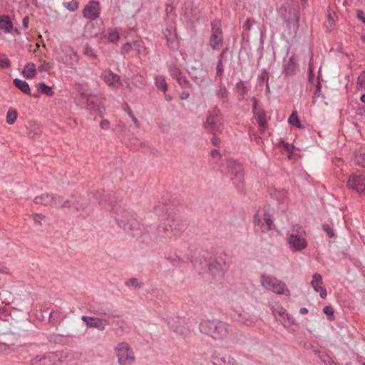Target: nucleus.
Instances as JSON below:
<instances>
[{
  "instance_id": "nucleus-3",
  "label": "nucleus",
  "mask_w": 365,
  "mask_h": 365,
  "mask_svg": "<svg viewBox=\"0 0 365 365\" xmlns=\"http://www.w3.org/2000/svg\"><path fill=\"white\" fill-rule=\"evenodd\" d=\"M306 232L302 226L294 225L289 232L287 243L292 252H301L307 246Z\"/></svg>"
},
{
  "instance_id": "nucleus-26",
  "label": "nucleus",
  "mask_w": 365,
  "mask_h": 365,
  "mask_svg": "<svg viewBox=\"0 0 365 365\" xmlns=\"http://www.w3.org/2000/svg\"><path fill=\"white\" fill-rule=\"evenodd\" d=\"M13 83L14 86L24 93L31 95L30 87L27 82L21 79L15 78L14 79Z\"/></svg>"
},
{
  "instance_id": "nucleus-57",
  "label": "nucleus",
  "mask_w": 365,
  "mask_h": 365,
  "mask_svg": "<svg viewBox=\"0 0 365 365\" xmlns=\"http://www.w3.org/2000/svg\"><path fill=\"white\" fill-rule=\"evenodd\" d=\"M34 220L36 224L41 225V220L45 218V215L41 213H35L33 215Z\"/></svg>"
},
{
  "instance_id": "nucleus-56",
  "label": "nucleus",
  "mask_w": 365,
  "mask_h": 365,
  "mask_svg": "<svg viewBox=\"0 0 365 365\" xmlns=\"http://www.w3.org/2000/svg\"><path fill=\"white\" fill-rule=\"evenodd\" d=\"M254 223L255 226H257L261 230L262 224H264V221L263 220V217H260L259 214H256L254 217Z\"/></svg>"
},
{
  "instance_id": "nucleus-19",
  "label": "nucleus",
  "mask_w": 365,
  "mask_h": 365,
  "mask_svg": "<svg viewBox=\"0 0 365 365\" xmlns=\"http://www.w3.org/2000/svg\"><path fill=\"white\" fill-rule=\"evenodd\" d=\"M102 77L107 84L113 88H118L120 85V76L110 71L103 73Z\"/></svg>"
},
{
  "instance_id": "nucleus-41",
  "label": "nucleus",
  "mask_w": 365,
  "mask_h": 365,
  "mask_svg": "<svg viewBox=\"0 0 365 365\" xmlns=\"http://www.w3.org/2000/svg\"><path fill=\"white\" fill-rule=\"evenodd\" d=\"M255 21L253 19H251L250 18L247 19L245 24H243V31H242V36L245 37V36H249V32L251 29L252 24H255Z\"/></svg>"
},
{
  "instance_id": "nucleus-21",
  "label": "nucleus",
  "mask_w": 365,
  "mask_h": 365,
  "mask_svg": "<svg viewBox=\"0 0 365 365\" xmlns=\"http://www.w3.org/2000/svg\"><path fill=\"white\" fill-rule=\"evenodd\" d=\"M284 73L286 75H293L298 68L297 59L295 56H291L287 61L284 63Z\"/></svg>"
},
{
  "instance_id": "nucleus-22",
  "label": "nucleus",
  "mask_w": 365,
  "mask_h": 365,
  "mask_svg": "<svg viewBox=\"0 0 365 365\" xmlns=\"http://www.w3.org/2000/svg\"><path fill=\"white\" fill-rule=\"evenodd\" d=\"M57 202H58V205L56 207L58 206L61 208H68L72 206H74L76 207V209L78 210L85 209V206L83 204H81L78 200H76L74 202V201H72L70 200H66L63 201V200H61V197H60V198L57 200Z\"/></svg>"
},
{
  "instance_id": "nucleus-52",
  "label": "nucleus",
  "mask_w": 365,
  "mask_h": 365,
  "mask_svg": "<svg viewBox=\"0 0 365 365\" xmlns=\"http://www.w3.org/2000/svg\"><path fill=\"white\" fill-rule=\"evenodd\" d=\"M63 6L69 11H74L78 8V3L77 1H71L63 3Z\"/></svg>"
},
{
  "instance_id": "nucleus-15",
  "label": "nucleus",
  "mask_w": 365,
  "mask_h": 365,
  "mask_svg": "<svg viewBox=\"0 0 365 365\" xmlns=\"http://www.w3.org/2000/svg\"><path fill=\"white\" fill-rule=\"evenodd\" d=\"M81 319L86 323L87 327L95 328L100 331H103L109 324L108 320L98 317L82 316Z\"/></svg>"
},
{
  "instance_id": "nucleus-30",
  "label": "nucleus",
  "mask_w": 365,
  "mask_h": 365,
  "mask_svg": "<svg viewBox=\"0 0 365 365\" xmlns=\"http://www.w3.org/2000/svg\"><path fill=\"white\" fill-rule=\"evenodd\" d=\"M247 289L244 285H239L235 288L234 297L236 301H240L245 299Z\"/></svg>"
},
{
  "instance_id": "nucleus-61",
  "label": "nucleus",
  "mask_w": 365,
  "mask_h": 365,
  "mask_svg": "<svg viewBox=\"0 0 365 365\" xmlns=\"http://www.w3.org/2000/svg\"><path fill=\"white\" fill-rule=\"evenodd\" d=\"M322 229L324 230L327 234L329 235V237H333L334 236L333 230L331 229V227L328 225H323Z\"/></svg>"
},
{
  "instance_id": "nucleus-13",
  "label": "nucleus",
  "mask_w": 365,
  "mask_h": 365,
  "mask_svg": "<svg viewBox=\"0 0 365 365\" xmlns=\"http://www.w3.org/2000/svg\"><path fill=\"white\" fill-rule=\"evenodd\" d=\"M60 198L58 195H53L48 192L42 193L41 195L36 196L34 202L36 204L42 205L44 206H57V200Z\"/></svg>"
},
{
  "instance_id": "nucleus-48",
  "label": "nucleus",
  "mask_w": 365,
  "mask_h": 365,
  "mask_svg": "<svg viewBox=\"0 0 365 365\" xmlns=\"http://www.w3.org/2000/svg\"><path fill=\"white\" fill-rule=\"evenodd\" d=\"M175 8L171 5H168L165 9L166 16L168 17V21H171V17L173 16V21H175L176 18V14L174 12Z\"/></svg>"
},
{
  "instance_id": "nucleus-28",
  "label": "nucleus",
  "mask_w": 365,
  "mask_h": 365,
  "mask_svg": "<svg viewBox=\"0 0 365 365\" xmlns=\"http://www.w3.org/2000/svg\"><path fill=\"white\" fill-rule=\"evenodd\" d=\"M28 129V135L31 138L38 136L42 133L41 126L36 122L31 123Z\"/></svg>"
},
{
  "instance_id": "nucleus-36",
  "label": "nucleus",
  "mask_w": 365,
  "mask_h": 365,
  "mask_svg": "<svg viewBox=\"0 0 365 365\" xmlns=\"http://www.w3.org/2000/svg\"><path fill=\"white\" fill-rule=\"evenodd\" d=\"M172 328H173V331H175V333H177L179 335H181L184 337L187 336L190 333V329L184 325L180 324V325L173 326Z\"/></svg>"
},
{
  "instance_id": "nucleus-53",
  "label": "nucleus",
  "mask_w": 365,
  "mask_h": 365,
  "mask_svg": "<svg viewBox=\"0 0 365 365\" xmlns=\"http://www.w3.org/2000/svg\"><path fill=\"white\" fill-rule=\"evenodd\" d=\"M83 54L91 57V58H96V55L95 54L93 50L90 46H88V45H86L84 47Z\"/></svg>"
},
{
  "instance_id": "nucleus-17",
  "label": "nucleus",
  "mask_w": 365,
  "mask_h": 365,
  "mask_svg": "<svg viewBox=\"0 0 365 365\" xmlns=\"http://www.w3.org/2000/svg\"><path fill=\"white\" fill-rule=\"evenodd\" d=\"M322 277L318 274L315 273L312 276V280L311 282V286L317 292H319L320 297L324 299L327 295V290L324 287H322Z\"/></svg>"
},
{
  "instance_id": "nucleus-47",
  "label": "nucleus",
  "mask_w": 365,
  "mask_h": 365,
  "mask_svg": "<svg viewBox=\"0 0 365 365\" xmlns=\"http://www.w3.org/2000/svg\"><path fill=\"white\" fill-rule=\"evenodd\" d=\"M11 66L10 60L6 56L5 54H0V68H8Z\"/></svg>"
},
{
  "instance_id": "nucleus-35",
  "label": "nucleus",
  "mask_w": 365,
  "mask_h": 365,
  "mask_svg": "<svg viewBox=\"0 0 365 365\" xmlns=\"http://www.w3.org/2000/svg\"><path fill=\"white\" fill-rule=\"evenodd\" d=\"M241 322L247 327H252L255 325L257 319L255 316L251 315H240Z\"/></svg>"
},
{
  "instance_id": "nucleus-1",
  "label": "nucleus",
  "mask_w": 365,
  "mask_h": 365,
  "mask_svg": "<svg viewBox=\"0 0 365 365\" xmlns=\"http://www.w3.org/2000/svg\"><path fill=\"white\" fill-rule=\"evenodd\" d=\"M200 331L215 340H223L234 333L232 326L220 320H203L200 324Z\"/></svg>"
},
{
  "instance_id": "nucleus-34",
  "label": "nucleus",
  "mask_w": 365,
  "mask_h": 365,
  "mask_svg": "<svg viewBox=\"0 0 365 365\" xmlns=\"http://www.w3.org/2000/svg\"><path fill=\"white\" fill-rule=\"evenodd\" d=\"M263 220L264 221V224H262L261 225L262 232H267L270 230L273 222L270 218V216L266 212H264Z\"/></svg>"
},
{
  "instance_id": "nucleus-10",
  "label": "nucleus",
  "mask_w": 365,
  "mask_h": 365,
  "mask_svg": "<svg viewBox=\"0 0 365 365\" xmlns=\"http://www.w3.org/2000/svg\"><path fill=\"white\" fill-rule=\"evenodd\" d=\"M168 27L164 30L163 34L167 40V45L169 48L175 49L178 46V39L175 34V23L173 16L171 21H167Z\"/></svg>"
},
{
  "instance_id": "nucleus-9",
  "label": "nucleus",
  "mask_w": 365,
  "mask_h": 365,
  "mask_svg": "<svg viewBox=\"0 0 365 365\" xmlns=\"http://www.w3.org/2000/svg\"><path fill=\"white\" fill-rule=\"evenodd\" d=\"M279 14L289 29H297L298 28L299 14L297 11L282 8L279 11Z\"/></svg>"
},
{
  "instance_id": "nucleus-51",
  "label": "nucleus",
  "mask_w": 365,
  "mask_h": 365,
  "mask_svg": "<svg viewBox=\"0 0 365 365\" xmlns=\"http://www.w3.org/2000/svg\"><path fill=\"white\" fill-rule=\"evenodd\" d=\"M237 91L242 95H245L247 92V88L245 86V82L242 81H240L239 83H237Z\"/></svg>"
},
{
  "instance_id": "nucleus-29",
  "label": "nucleus",
  "mask_w": 365,
  "mask_h": 365,
  "mask_svg": "<svg viewBox=\"0 0 365 365\" xmlns=\"http://www.w3.org/2000/svg\"><path fill=\"white\" fill-rule=\"evenodd\" d=\"M146 86V81L141 75H135L132 78L130 88L133 86L138 88H143Z\"/></svg>"
},
{
  "instance_id": "nucleus-23",
  "label": "nucleus",
  "mask_w": 365,
  "mask_h": 365,
  "mask_svg": "<svg viewBox=\"0 0 365 365\" xmlns=\"http://www.w3.org/2000/svg\"><path fill=\"white\" fill-rule=\"evenodd\" d=\"M227 167L230 172L235 173V178L237 179L238 181L243 180L242 166L239 163L235 161H230Z\"/></svg>"
},
{
  "instance_id": "nucleus-50",
  "label": "nucleus",
  "mask_w": 365,
  "mask_h": 365,
  "mask_svg": "<svg viewBox=\"0 0 365 365\" xmlns=\"http://www.w3.org/2000/svg\"><path fill=\"white\" fill-rule=\"evenodd\" d=\"M176 81L181 86H182L184 88H190V84L188 80L182 75H181L180 77L177 78Z\"/></svg>"
},
{
  "instance_id": "nucleus-55",
  "label": "nucleus",
  "mask_w": 365,
  "mask_h": 365,
  "mask_svg": "<svg viewBox=\"0 0 365 365\" xmlns=\"http://www.w3.org/2000/svg\"><path fill=\"white\" fill-rule=\"evenodd\" d=\"M126 107H127V113L128 114V115L130 117V118L132 119L133 122L134 123V124L135 125V126L137 128H139L140 127V123H139V121L138 120V119L135 117V115H133L132 110L129 108V107L128 106V105L126 104L125 105Z\"/></svg>"
},
{
  "instance_id": "nucleus-31",
  "label": "nucleus",
  "mask_w": 365,
  "mask_h": 365,
  "mask_svg": "<svg viewBox=\"0 0 365 365\" xmlns=\"http://www.w3.org/2000/svg\"><path fill=\"white\" fill-rule=\"evenodd\" d=\"M13 27L9 16H2L0 18V29L4 30V32H10Z\"/></svg>"
},
{
  "instance_id": "nucleus-42",
  "label": "nucleus",
  "mask_w": 365,
  "mask_h": 365,
  "mask_svg": "<svg viewBox=\"0 0 365 365\" xmlns=\"http://www.w3.org/2000/svg\"><path fill=\"white\" fill-rule=\"evenodd\" d=\"M225 53V50L222 51V53L220 56V59L217 64L216 68V76H221L223 73L224 69H223V65H222V58L224 57Z\"/></svg>"
},
{
  "instance_id": "nucleus-6",
  "label": "nucleus",
  "mask_w": 365,
  "mask_h": 365,
  "mask_svg": "<svg viewBox=\"0 0 365 365\" xmlns=\"http://www.w3.org/2000/svg\"><path fill=\"white\" fill-rule=\"evenodd\" d=\"M116 355L119 364L122 365L130 364L133 362L135 358L130 346L125 342L118 344L115 348Z\"/></svg>"
},
{
  "instance_id": "nucleus-38",
  "label": "nucleus",
  "mask_w": 365,
  "mask_h": 365,
  "mask_svg": "<svg viewBox=\"0 0 365 365\" xmlns=\"http://www.w3.org/2000/svg\"><path fill=\"white\" fill-rule=\"evenodd\" d=\"M334 13L331 14L329 11H328V14L327 15V19L324 23V26L327 28V29L330 31L331 29H333L334 26Z\"/></svg>"
},
{
  "instance_id": "nucleus-59",
  "label": "nucleus",
  "mask_w": 365,
  "mask_h": 365,
  "mask_svg": "<svg viewBox=\"0 0 365 365\" xmlns=\"http://www.w3.org/2000/svg\"><path fill=\"white\" fill-rule=\"evenodd\" d=\"M133 49H135L138 54L141 53V51L143 49V46L141 41H134L133 42Z\"/></svg>"
},
{
  "instance_id": "nucleus-16",
  "label": "nucleus",
  "mask_w": 365,
  "mask_h": 365,
  "mask_svg": "<svg viewBox=\"0 0 365 365\" xmlns=\"http://www.w3.org/2000/svg\"><path fill=\"white\" fill-rule=\"evenodd\" d=\"M81 98L85 101L86 108L88 110L91 111H96L99 110V96L91 93H88V91H83L81 93Z\"/></svg>"
},
{
  "instance_id": "nucleus-40",
  "label": "nucleus",
  "mask_w": 365,
  "mask_h": 365,
  "mask_svg": "<svg viewBox=\"0 0 365 365\" xmlns=\"http://www.w3.org/2000/svg\"><path fill=\"white\" fill-rule=\"evenodd\" d=\"M272 312H273L274 315L276 317V318H277V314H278V315L280 317H282L283 319H285V318H287V321L289 322H290V318L289 317V314L286 312V310L284 309H283L282 307H277V308L274 309L272 310Z\"/></svg>"
},
{
  "instance_id": "nucleus-11",
  "label": "nucleus",
  "mask_w": 365,
  "mask_h": 365,
  "mask_svg": "<svg viewBox=\"0 0 365 365\" xmlns=\"http://www.w3.org/2000/svg\"><path fill=\"white\" fill-rule=\"evenodd\" d=\"M167 222H169V227L173 235L175 236L185 231L189 225V221L187 219L180 217H169Z\"/></svg>"
},
{
  "instance_id": "nucleus-4",
  "label": "nucleus",
  "mask_w": 365,
  "mask_h": 365,
  "mask_svg": "<svg viewBox=\"0 0 365 365\" xmlns=\"http://www.w3.org/2000/svg\"><path fill=\"white\" fill-rule=\"evenodd\" d=\"M204 128L210 133L215 135L222 130V118L218 108H214L207 114Z\"/></svg>"
},
{
  "instance_id": "nucleus-32",
  "label": "nucleus",
  "mask_w": 365,
  "mask_h": 365,
  "mask_svg": "<svg viewBox=\"0 0 365 365\" xmlns=\"http://www.w3.org/2000/svg\"><path fill=\"white\" fill-rule=\"evenodd\" d=\"M26 78H32L36 74V67L34 63H27L22 71Z\"/></svg>"
},
{
  "instance_id": "nucleus-54",
  "label": "nucleus",
  "mask_w": 365,
  "mask_h": 365,
  "mask_svg": "<svg viewBox=\"0 0 365 365\" xmlns=\"http://www.w3.org/2000/svg\"><path fill=\"white\" fill-rule=\"evenodd\" d=\"M118 327L115 329L117 333H123L125 331L126 323L123 321H118L115 322Z\"/></svg>"
},
{
  "instance_id": "nucleus-24",
  "label": "nucleus",
  "mask_w": 365,
  "mask_h": 365,
  "mask_svg": "<svg viewBox=\"0 0 365 365\" xmlns=\"http://www.w3.org/2000/svg\"><path fill=\"white\" fill-rule=\"evenodd\" d=\"M43 356L46 361L44 365H58L61 361V356L56 352L48 353Z\"/></svg>"
},
{
  "instance_id": "nucleus-25",
  "label": "nucleus",
  "mask_w": 365,
  "mask_h": 365,
  "mask_svg": "<svg viewBox=\"0 0 365 365\" xmlns=\"http://www.w3.org/2000/svg\"><path fill=\"white\" fill-rule=\"evenodd\" d=\"M256 120L257 121L261 132L263 133L266 128L267 123L266 120V114L263 110H259L256 113H253Z\"/></svg>"
},
{
  "instance_id": "nucleus-44",
  "label": "nucleus",
  "mask_w": 365,
  "mask_h": 365,
  "mask_svg": "<svg viewBox=\"0 0 365 365\" xmlns=\"http://www.w3.org/2000/svg\"><path fill=\"white\" fill-rule=\"evenodd\" d=\"M216 95L221 99H226L228 96V91L225 86L220 85L216 91Z\"/></svg>"
},
{
  "instance_id": "nucleus-12",
  "label": "nucleus",
  "mask_w": 365,
  "mask_h": 365,
  "mask_svg": "<svg viewBox=\"0 0 365 365\" xmlns=\"http://www.w3.org/2000/svg\"><path fill=\"white\" fill-rule=\"evenodd\" d=\"M347 185L350 189L363 192L365 190V176L361 173L351 175L348 180Z\"/></svg>"
},
{
  "instance_id": "nucleus-37",
  "label": "nucleus",
  "mask_w": 365,
  "mask_h": 365,
  "mask_svg": "<svg viewBox=\"0 0 365 365\" xmlns=\"http://www.w3.org/2000/svg\"><path fill=\"white\" fill-rule=\"evenodd\" d=\"M38 93L45 94L47 96H53L54 94L51 87L43 83H41L38 85Z\"/></svg>"
},
{
  "instance_id": "nucleus-8",
  "label": "nucleus",
  "mask_w": 365,
  "mask_h": 365,
  "mask_svg": "<svg viewBox=\"0 0 365 365\" xmlns=\"http://www.w3.org/2000/svg\"><path fill=\"white\" fill-rule=\"evenodd\" d=\"M211 33L210 46L214 50L218 49L222 44V32L220 21L212 22Z\"/></svg>"
},
{
  "instance_id": "nucleus-7",
  "label": "nucleus",
  "mask_w": 365,
  "mask_h": 365,
  "mask_svg": "<svg viewBox=\"0 0 365 365\" xmlns=\"http://www.w3.org/2000/svg\"><path fill=\"white\" fill-rule=\"evenodd\" d=\"M229 268V264L222 258L212 259L208 264V269L215 278H222Z\"/></svg>"
},
{
  "instance_id": "nucleus-18",
  "label": "nucleus",
  "mask_w": 365,
  "mask_h": 365,
  "mask_svg": "<svg viewBox=\"0 0 365 365\" xmlns=\"http://www.w3.org/2000/svg\"><path fill=\"white\" fill-rule=\"evenodd\" d=\"M212 364L214 365H239L235 358L230 354L212 356Z\"/></svg>"
},
{
  "instance_id": "nucleus-62",
  "label": "nucleus",
  "mask_w": 365,
  "mask_h": 365,
  "mask_svg": "<svg viewBox=\"0 0 365 365\" xmlns=\"http://www.w3.org/2000/svg\"><path fill=\"white\" fill-rule=\"evenodd\" d=\"M323 312L328 316H331L334 314V309L331 306H325L323 309Z\"/></svg>"
},
{
  "instance_id": "nucleus-45",
  "label": "nucleus",
  "mask_w": 365,
  "mask_h": 365,
  "mask_svg": "<svg viewBox=\"0 0 365 365\" xmlns=\"http://www.w3.org/2000/svg\"><path fill=\"white\" fill-rule=\"evenodd\" d=\"M108 38L113 43L117 42L119 39V34L117 30L115 29H110L108 32Z\"/></svg>"
},
{
  "instance_id": "nucleus-33",
  "label": "nucleus",
  "mask_w": 365,
  "mask_h": 365,
  "mask_svg": "<svg viewBox=\"0 0 365 365\" xmlns=\"http://www.w3.org/2000/svg\"><path fill=\"white\" fill-rule=\"evenodd\" d=\"M155 84L158 90L165 93L168 89V85L165 81V77L163 76H156L155 78Z\"/></svg>"
},
{
  "instance_id": "nucleus-43",
  "label": "nucleus",
  "mask_w": 365,
  "mask_h": 365,
  "mask_svg": "<svg viewBox=\"0 0 365 365\" xmlns=\"http://www.w3.org/2000/svg\"><path fill=\"white\" fill-rule=\"evenodd\" d=\"M288 121L291 125H295L297 128H302V126L301 125V124L299 123V118H298V115H297V113L296 111H294L292 113V115L289 118Z\"/></svg>"
},
{
  "instance_id": "nucleus-58",
  "label": "nucleus",
  "mask_w": 365,
  "mask_h": 365,
  "mask_svg": "<svg viewBox=\"0 0 365 365\" xmlns=\"http://www.w3.org/2000/svg\"><path fill=\"white\" fill-rule=\"evenodd\" d=\"M132 49H133V43L131 44L130 43H126L123 44V47H122L121 53L123 54H126Z\"/></svg>"
},
{
  "instance_id": "nucleus-49",
  "label": "nucleus",
  "mask_w": 365,
  "mask_h": 365,
  "mask_svg": "<svg viewBox=\"0 0 365 365\" xmlns=\"http://www.w3.org/2000/svg\"><path fill=\"white\" fill-rule=\"evenodd\" d=\"M169 72L170 75L175 79L182 75L180 69L176 66H170Z\"/></svg>"
},
{
  "instance_id": "nucleus-46",
  "label": "nucleus",
  "mask_w": 365,
  "mask_h": 365,
  "mask_svg": "<svg viewBox=\"0 0 365 365\" xmlns=\"http://www.w3.org/2000/svg\"><path fill=\"white\" fill-rule=\"evenodd\" d=\"M45 356L43 355H37L30 361V365H44Z\"/></svg>"
},
{
  "instance_id": "nucleus-39",
  "label": "nucleus",
  "mask_w": 365,
  "mask_h": 365,
  "mask_svg": "<svg viewBox=\"0 0 365 365\" xmlns=\"http://www.w3.org/2000/svg\"><path fill=\"white\" fill-rule=\"evenodd\" d=\"M16 118H17L16 110L13 108L9 109L6 113V123L9 125H12L14 123Z\"/></svg>"
},
{
  "instance_id": "nucleus-20",
  "label": "nucleus",
  "mask_w": 365,
  "mask_h": 365,
  "mask_svg": "<svg viewBox=\"0 0 365 365\" xmlns=\"http://www.w3.org/2000/svg\"><path fill=\"white\" fill-rule=\"evenodd\" d=\"M172 235L173 232H171V229L169 227V222L158 226L157 229L156 237L160 241H164L168 239H171Z\"/></svg>"
},
{
  "instance_id": "nucleus-63",
  "label": "nucleus",
  "mask_w": 365,
  "mask_h": 365,
  "mask_svg": "<svg viewBox=\"0 0 365 365\" xmlns=\"http://www.w3.org/2000/svg\"><path fill=\"white\" fill-rule=\"evenodd\" d=\"M356 17L358 19L361 21L365 24V14L361 10H358L356 13Z\"/></svg>"
},
{
  "instance_id": "nucleus-60",
  "label": "nucleus",
  "mask_w": 365,
  "mask_h": 365,
  "mask_svg": "<svg viewBox=\"0 0 365 365\" xmlns=\"http://www.w3.org/2000/svg\"><path fill=\"white\" fill-rule=\"evenodd\" d=\"M126 284L128 286H135V287H140L142 286L141 284L138 283V279L136 278H131L127 282Z\"/></svg>"
},
{
  "instance_id": "nucleus-14",
  "label": "nucleus",
  "mask_w": 365,
  "mask_h": 365,
  "mask_svg": "<svg viewBox=\"0 0 365 365\" xmlns=\"http://www.w3.org/2000/svg\"><path fill=\"white\" fill-rule=\"evenodd\" d=\"M100 4L98 1H91L83 10V16L88 19L93 20L100 15Z\"/></svg>"
},
{
  "instance_id": "nucleus-5",
  "label": "nucleus",
  "mask_w": 365,
  "mask_h": 365,
  "mask_svg": "<svg viewBox=\"0 0 365 365\" xmlns=\"http://www.w3.org/2000/svg\"><path fill=\"white\" fill-rule=\"evenodd\" d=\"M260 282L263 287L277 294H289V290L286 288V284L276 277L269 275H262Z\"/></svg>"
},
{
  "instance_id": "nucleus-2",
  "label": "nucleus",
  "mask_w": 365,
  "mask_h": 365,
  "mask_svg": "<svg viewBox=\"0 0 365 365\" xmlns=\"http://www.w3.org/2000/svg\"><path fill=\"white\" fill-rule=\"evenodd\" d=\"M112 210L116 215L115 220L120 227L135 237H140L142 232L139 224L127 210L118 205H113Z\"/></svg>"
},
{
  "instance_id": "nucleus-64",
  "label": "nucleus",
  "mask_w": 365,
  "mask_h": 365,
  "mask_svg": "<svg viewBox=\"0 0 365 365\" xmlns=\"http://www.w3.org/2000/svg\"><path fill=\"white\" fill-rule=\"evenodd\" d=\"M110 123L108 120H103L100 123V126L102 129L107 130L109 128Z\"/></svg>"
},
{
  "instance_id": "nucleus-27",
  "label": "nucleus",
  "mask_w": 365,
  "mask_h": 365,
  "mask_svg": "<svg viewBox=\"0 0 365 365\" xmlns=\"http://www.w3.org/2000/svg\"><path fill=\"white\" fill-rule=\"evenodd\" d=\"M354 162L357 165L365 168V148H361L355 151Z\"/></svg>"
}]
</instances>
